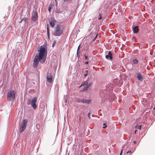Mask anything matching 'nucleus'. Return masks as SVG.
Listing matches in <instances>:
<instances>
[{
    "label": "nucleus",
    "instance_id": "obj_7",
    "mask_svg": "<svg viewBox=\"0 0 155 155\" xmlns=\"http://www.w3.org/2000/svg\"><path fill=\"white\" fill-rule=\"evenodd\" d=\"M52 77L51 75L47 76V81L50 83L52 82Z\"/></svg>",
    "mask_w": 155,
    "mask_h": 155
},
{
    "label": "nucleus",
    "instance_id": "obj_11",
    "mask_svg": "<svg viewBox=\"0 0 155 155\" xmlns=\"http://www.w3.org/2000/svg\"><path fill=\"white\" fill-rule=\"evenodd\" d=\"M139 31L138 27L136 26L133 28V31L134 33H136L138 32Z\"/></svg>",
    "mask_w": 155,
    "mask_h": 155
},
{
    "label": "nucleus",
    "instance_id": "obj_29",
    "mask_svg": "<svg viewBox=\"0 0 155 155\" xmlns=\"http://www.w3.org/2000/svg\"><path fill=\"white\" fill-rule=\"evenodd\" d=\"M102 18V17L101 16H100L98 18V19L99 20H100V19H101Z\"/></svg>",
    "mask_w": 155,
    "mask_h": 155
},
{
    "label": "nucleus",
    "instance_id": "obj_17",
    "mask_svg": "<svg viewBox=\"0 0 155 155\" xmlns=\"http://www.w3.org/2000/svg\"><path fill=\"white\" fill-rule=\"evenodd\" d=\"M47 35L48 37H49V28H47Z\"/></svg>",
    "mask_w": 155,
    "mask_h": 155
},
{
    "label": "nucleus",
    "instance_id": "obj_25",
    "mask_svg": "<svg viewBox=\"0 0 155 155\" xmlns=\"http://www.w3.org/2000/svg\"><path fill=\"white\" fill-rule=\"evenodd\" d=\"M97 35H96V37H95V38L94 39H93V41H94L95 40V39H96V38H97Z\"/></svg>",
    "mask_w": 155,
    "mask_h": 155
},
{
    "label": "nucleus",
    "instance_id": "obj_14",
    "mask_svg": "<svg viewBox=\"0 0 155 155\" xmlns=\"http://www.w3.org/2000/svg\"><path fill=\"white\" fill-rule=\"evenodd\" d=\"M88 82L87 81H86L83 83L80 86V87L84 86H87V85H88Z\"/></svg>",
    "mask_w": 155,
    "mask_h": 155
},
{
    "label": "nucleus",
    "instance_id": "obj_16",
    "mask_svg": "<svg viewBox=\"0 0 155 155\" xmlns=\"http://www.w3.org/2000/svg\"><path fill=\"white\" fill-rule=\"evenodd\" d=\"M135 128L138 129H141V125H136L135 127Z\"/></svg>",
    "mask_w": 155,
    "mask_h": 155
},
{
    "label": "nucleus",
    "instance_id": "obj_36",
    "mask_svg": "<svg viewBox=\"0 0 155 155\" xmlns=\"http://www.w3.org/2000/svg\"><path fill=\"white\" fill-rule=\"evenodd\" d=\"M55 1L56 4L57 5V0H55Z\"/></svg>",
    "mask_w": 155,
    "mask_h": 155
},
{
    "label": "nucleus",
    "instance_id": "obj_4",
    "mask_svg": "<svg viewBox=\"0 0 155 155\" xmlns=\"http://www.w3.org/2000/svg\"><path fill=\"white\" fill-rule=\"evenodd\" d=\"M37 101V98L36 97L32 98L31 100L30 104L34 110H35L37 107L36 104Z\"/></svg>",
    "mask_w": 155,
    "mask_h": 155
},
{
    "label": "nucleus",
    "instance_id": "obj_12",
    "mask_svg": "<svg viewBox=\"0 0 155 155\" xmlns=\"http://www.w3.org/2000/svg\"><path fill=\"white\" fill-rule=\"evenodd\" d=\"M56 22V20L54 19L52 21H51L50 23V25L51 27H53L55 25V23Z\"/></svg>",
    "mask_w": 155,
    "mask_h": 155
},
{
    "label": "nucleus",
    "instance_id": "obj_31",
    "mask_svg": "<svg viewBox=\"0 0 155 155\" xmlns=\"http://www.w3.org/2000/svg\"><path fill=\"white\" fill-rule=\"evenodd\" d=\"M131 151H127V153H131Z\"/></svg>",
    "mask_w": 155,
    "mask_h": 155
},
{
    "label": "nucleus",
    "instance_id": "obj_30",
    "mask_svg": "<svg viewBox=\"0 0 155 155\" xmlns=\"http://www.w3.org/2000/svg\"><path fill=\"white\" fill-rule=\"evenodd\" d=\"M88 62H87V61L86 62H85V64H88Z\"/></svg>",
    "mask_w": 155,
    "mask_h": 155
},
{
    "label": "nucleus",
    "instance_id": "obj_1",
    "mask_svg": "<svg viewBox=\"0 0 155 155\" xmlns=\"http://www.w3.org/2000/svg\"><path fill=\"white\" fill-rule=\"evenodd\" d=\"M38 53H37L34 58L33 66L36 68L37 67L39 62L41 63H44L46 60L47 50L43 46H41L38 50Z\"/></svg>",
    "mask_w": 155,
    "mask_h": 155
},
{
    "label": "nucleus",
    "instance_id": "obj_27",
    "mask_svg": "<svg viewBox=\"0 0 155 155\" xmlns=\"http://www.w3.org/2000/svg\"><path fill=\"white\" fill-rule=\"evenodd\" d=\"M123 149H122L120 155H121V154H122V153L123 152Z\"/></svg>",
    "mask_w": 155,
    "mask_h": 155
},
{
    "label": "nucleus",
    "instance_id": "obj_3",
    "mask_svg": "<svg viewBox=\"0 0 155 155\" xmlns=\"http://www.w3.org/2000/svg\"><path fill=\"white\" fill-rule=\"evenodd\" d=\"M62 33L63 31L61 29V26L59 25H57L54 35L56 36H60Z\"/></svg>",
    "mask_w": 155,
    "mask_h": 155
},
{
    "label": "nucleus",
    "instance_id": "obj_22",
    "mask_svg": "<svg viewBox=\"0 0 155 155\" xmlns=\"http://www.w3.org/2000/svg\"><path fill=\"white\" fill-rule=\"evenodd\" d=\"M56 41H54L52 45V46L53 47H54L56 45Z\"/></svg>",
    "mask_w": 155,
    "mask_h": 155
},
{
    "label": "nucleus",
    "instance_id": "obj_10",
    "mask_svg": "<svg viewBox=\"0 0 155 155\" xmlns=\"http://www.w3.org/2000/svg\"><path fill=\"white\" fill-rule=\"evenodd\" d=\"M91 102V100H86V99H82L81 100V103H86L87 104H90Z\"/></svg>",
    "mask_w": 155,
    "mask_h": 155
},
{
    "label": "nucleus",
    "instance_id": "obj_20",
    "mask_svg": "<svg viewBox=\"0 0 155 155\" xmlns=\"http://www.w3.org/2000/svg\"><path fill=\"white\" fill-rule=\"evenodd\" d=\"M77 102L78 103L81 102V100H80V99H78L77 100Z\"/></svg>",
    "mask_w": 155,
    "mask_h": 155
},
{
    "label": "nucleus",
    "instance_id": "obj_33",
    "mask_svg": "<svg viewBox=\"0 0 155 155\" xmlns=\"http://www.w3.org/2000/svg\"><path fill=\"white\" fill-rule=\"evenodd\" d=\"M70 0H64V1L65 2H66L67 1H69Z\"/></svg>",
    "mask_w": 155,
    "mask_h": 155
},
{
    "label": "nucleus",
    "instance_id": "obj_23",
    "mask_svg": "<svg viewBox=\"0 0 155 155\" xmlns=\"http://www.w3.org/2000/svg\"><path fill=\"white\" fill-rule=\"evenodd\" d=\"M80 54V51L78 50H77V54L78 55Z\"/></svg>",
    "mask_w": 155,
    "mask_h": 155
},
{
    "label": "nucleus",
    "instance_id": "obj_15",
    "mask_svg": "<svg viewBox=\"0 0 155 155\" xmlns=\"http://www.w3.org/2000/svg\"><path fill=\"white\" fill-rule=\"evenodd\" d=\"M132 62L134 64H137L138 62V61L137 59H135L133 60Z\"/></svg>",
    "mask_w": 155,
    "mask_h": 155
},
{
    "label": "nucleus",
    "instance_id": "obj_5",
    "mask_svg": "<svg viewBox=\"0 0 155 155\" xmlns=\"http://www.w3.org/2000/svg\"><path fill=\"white\" fill-rule=\"evenodd\" d=\"M27 123V122L26 120H22L20 127L21 129L19 130L20 133L22 132L25 130L26 127Z\"/></svg>",
    "mask_w": 155,
    "mask_h": 155
},
{
    "label": "nucleus",
    "instance_id": "obj_24",
    "mask_svg": "<svg viewBox=\"0 0 155 155\" xmlns=\"http://www.w3.org/2000/svg\"><path fill=\"white\" fill-rule=\"evenodd\" d=\"M86 71V72H87V73H86V74H85L84 75V76L85 77H86V76H87V74H88V73H87L88 71H87H87Z\"/></svg>",
    "mask_w": 155,
    "mask_h": 155
},
{
    "label": "nucleus",
    "instance_id": "obj_13",
    "mask_svg": "<svg viewBox=\"0 0 155 155\" xmlns=\"http://www.w3.org/2000/svg\"><path fill=\"white\" fill-rule=\"evenodd\" d=\"M137 79L140 81H142V77L141 76V74L138 73L137 74Z\"/></svg>",
    "mask_w": 155,
    "mask_h": 155
},
{
    "label": "nucleus",
    "instance_id": "obj_8",
    "mask_svg": "<svg viewBox=\"0 0 155 155\" xmlns=\"http://www.w3.org/2000/svg\"><path fill=\"white\" fill-rule=\"evenodd\" d=\"M37 13L36 12H33L32 17V18L33 21H35L37 17Z\"/></svg>",
    "mask_w": 155,
    "mask_h": 155
},
{
    "label": "nucleus",
    "instance_id": "obj_21",
    "mask_svg": "<svg viewBox=\"0 0 155 155\" xmlns=\"http://www.w3.org/2000/svg\"><path fill=\"white\" fill-rule=\"evenodd\" d=\"M85 58V59L87 60L88 59V57L85 54L84 55Z\"/></svg>",
    "mask_w": 155,
    "mask_h": 155
},
{
    "label": "nucleus",
    "instance_id": "obj_26",
    "mask_svg": "<svg viewBox=\"0 0 155 155\" xmlns=\"http://www.w3.org/2000/svg\"><path fill=\"white\" fill-rule=\"evenodd\" d=\"M90 112H89L88 114V117H89V118H90Z\"/></svg>",
    "mask_w": 155,
    "mask_h": 155
},
{
    "label": "nucleus",
    "instance_id": "obj_34",
    "mask_svg": "<svg viewBox=\"0 0 155 155\" xmlns=\"http://www.w3.org/2000/svg\"><path fill=\"white\" fill-rule=\"evenodd\" d=\"M81 119V117L80 116L79 117V120H80Z\"/></svg>",
    "mask_w": 155,
    "mask_h": 155
},
{
    "label": "nucleus",
    "instance_id": "obj_9",
    "mask_svg": "<svg viewBox=\"0 0 155 155\" xmlns=\"http://www.w3.org/2000/svg\"><path fill=\"white\" fill-rule=\"evenodd\" d=\"M91 84H90L87 85V86H85L83 89L82 90V91H85L87 90L88 88L90 87V86L91 85Z\"/></svg>",
    "mask_w": 155,
    "mask_h": 155
},
{
    "label": "nucleus",
    "instance_id": "obj_35",
    "mask_svg": "<svg viewBox=\"0 0 155 155\" xmlns=\"http://www.w3.org/2000/svg\"><path fill=\"white\" fill-rule=\"evenodd\" d=\"M47 28H49V26L48 24L47 25Z\"/></svg>",
    "mask_w": 155,
    "mask_h": 155
},
{
    "label": "nucleus",
    "instance_id": "obj_6",
    "mask_svg": "<svg viewBox=\"0 0 155 155\" xmlns=\"http://www.w3.org/2000/svg\"><path fill=\"white\" fill-rule=\"evenodd\" d=\"M112 54L110 51H109L108 52V54L106 55L105 57L106 59H109V58L110 60H112L113 59V57L112 56Z\"/></svg>",
    "mask_w": 155,
    "mask_h": 155
},
{
    "label": "nucleus",
    "instance_id": "obj_32",
    "mask_svg": "<svg viewBox=\"0 0 155 155\" xmlns=\"http://www.w3.org/2000/svg\"><path fill=\"white\" fill-rule=\"evenodd\" d=\"M136 142H136V141H133V143H136Z\"/></svg>",
    "mask_w": 155,
    "mask_h": 155
},
{
    "label": "nucleus",
    "instance_id": "obj_37",
    "mask_svg": "<svg viewBox=\"0 0 155 155\" xmlns=\"http://www.w3.org/2000/svg\"><path fill=\"white\" fill-rule=\"evenodd\" d=\"M137 131V130H136L135 131V133H136V132Z\"/></svg>",
    "mask_w": 155,
    "mask_h": 155
},
{
    "label": "nucleus",
    "instance_id": "obj_18",
    "mask_svg": "<svg viewBox=\"0 0 155 155\" xmlns=\"http://www.w3.org/2000/svg\"><path fill=\"white\" fill-rule=\"evenodd\" d=\"M51 8H52V7H51V5H50L49 6L48 11L49 12H51Z\"/></svg>",
    "mask_w": 155,
    "mask_h": 155
},
{
    "label": "nucleus",
    "instance_id": "obj_19",
    "mask_svg": "<svg viewBox=\"0 0 155 155\" xmlns=\"http://www.w3.org/2000/svg\"><path fill=\"white\" fill-rule=\"evenodd\" d=\"M103 125L104 126L103 127V128H105L107 127V125H106V123H104L103 124Z\"/></svg>",
    "mask_w": 155,
    "mask_h": 155
},
{
    "label": "nucleus",
    "instance_id": "obj_2",
    "mask_svg": "<svg viewBox=\"0 0 155 155\" xmlns=\"http://www.w3.org/2000/svg\"><path fill=\"white\" fill-rule=\"evenodd\" d=\"M15 93L14 90H10L7 93V98L8 101H13L15 97Z\"/></svg>",
    "mask_w": 155,
    "mask_h": 155
},
{
    "label": "nucleus",
    "instance_id": "obj_28",
    "mask_svg": "<svg viewBox=\"0 0 155 155\" xmlns=\"http://www.w3.org/2000/svg\"><path fill=\"white\" fill-rule=\"evenodd\" d=\"M80 45H79V46H78L77 50H79V49H80Z\"/></svg>",
    "mask_w": 155,
    "mask_h": 155
}]
</instances>
